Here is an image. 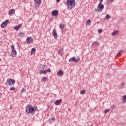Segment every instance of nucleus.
<instances>
[{"label":"nucleus","instance_id":"10","mask_svg":"<svg viewBox=\"0 0 126 126\" xmlns=\"http://www.w3.org/2000/svg\"><path fill=\"white\" fill-rule=\"evenodd\" d=\"M52 16H57L59 15V11L56 10H54L51 12Z\"/></svg>","mask_w":126,"mask_h":126},{"label":"nucleus","instance_id":"9","mask_svg":"<svg viewBox=\"0 0 126 126\" xmlns=\"http://www.w3.org/2000/svg\"><path fill=\"white\" fill-rule=\"evenodd\" d=\"M52 35L56 40L58 39V33H57V31H56V30H53Z\"/></svg>","mask_w":126,"mask_h":126},{"label":"nucleus","instance_id":"34","mask_svg":"<svg viewBox=\"0 0 126 126\" xmlns=\"http://www.w3.org/2000/svg\"><path fill=\"white\" fill-rule=\"evenodd\" d=\"M102 29L98 30V33H102Z\"/></svg>","mask_w":126,"mask_h":126},{"label":"nucleus","instance_id":"4","mask_svg":"<svg viewBox=\"0 0 126 126\" xmlns=\"http://www.w3.org/2000/svg\"><path fill=\"white\" fill-rule=\"evenodd\" d=\"M5 84L6 85H9V86H13L15 84V81L11 78H9L7 79Z\"/></svg>","mask_w":126,"mask_h":126},{"label":"nucleus","instance_id":"20","mask_svg":"<svg viewBox=\"0 0 126 126\" xmlns=\"http://www.w3.org/2000/svg\"><path fill=\"white\" fill-rule=\"evenodd\" d=\"M61 102H62V99H58L55 102L54 104L55 105H58L60 103H61Z\"/></svg>","mask_w":126,"mask_h":126},{"label":"nucleus","instance_id":"19","mask_svg":"<svg viewBox=\"0 0 126 126\" xmlns=\"http://www.w3.org/2000/svg\"><path fill=\"white\" fill-rule=\"evenodd\" d=\"M15 12V10H14V9H12L9 10L8 14L9 15H10V14H13V13H14Z\"/></svg>","mask_w":126,"mask_h":126},{"label":"nucleus","instance_id":"3","mask_svg":"<svg viewBox=\"0 0 126 126\" xmlns=\"http://www.w3.org/2000/svg\"><path fill=\"white\" fill-rule=\"evenodd\" d=\"M45 67H47V65L40 64L39 65V70L40 71L41 74H46V73H47L48 72H51L50 68H48V69L45 70Z\"/></svg>","mask_w":126,"mask_h":126},{"label":"nucleus","instance_id":"14","mask_svg":"<svg viewBox=\"0 0 126 126\" xmlns=\"http://www.w3.org/2000/svg\"><path fill=\"white\" fill-rule=\"evenodd\" d=\"M21 26H22V25L21 24H19L18 26L14 27V29L16 30V31H18V30L21 28Z\"/></svg>","mask_w":126,"mask_h":126},{"label":"nucleus","instance_id":"25","mask_svg":"<svg viewBox=\"0 0 126 126\" xmlns=\"http://www.w3.org/2000/svg\"><path fill=\"white\" fill-rule=\"evenodd\" d=\"M123 102L125 104L126 102V95H124L122 98Z\"/></svg>","mask_w":126,"mask_h":126},{"label":"nucleus","instance_id":"11","mask_svg":"<svg viewBox=\"0 0 126 126\" xmlns=\"http://www.w3.org/2000/svg\"><path fill=\"white\" fill-rule=\"evenodd\" d=\"M17 53L16 50H12L11 52L10 56L13 57V58H15V56H16Z\"/></svg>","mask_w":126,"mask_h":126},{"label":"nucleus","instance_id":"23","mask_svg":"<svg viewBox=\"0 0 126 126\" xmlns=\"http://www.w3.org/2000/svg\"><path fill=\"white\" fill-rule=\"evenodd\" d=\"M91 23H92V22H91V20H88L86 22V25H91Z\"/></svg>","mask_w":126,"mask_h":126},{"label":"nucleus","instance_id":"5","mask_svg":"<svg viewBox=\"0 0 126 126\" xmlns=\"http://www.w3.org/2000/svg\"><path fill=\"white\" fill-rule=\"evenodd\" d=\"M98 9H95V12H102L103 9H104V5L103 4L99 3L97 5Z\"/></svg>","mask_w":126,"mask_h":126},{"label":"nucleus","instance_id":"26","mask_svg":"<svg viewBox=\"0 0 126 126\" xmlns=\"http://www.w3.org/2000/svg\"><path fill=\"white\" fill-rule=\"evenodd\" d=\"M59 27L61 29H63V28H64V24H61L59 26Z\"/></svg>","mask_w":126,"mask_h":126},{"label":"nucleus","instance_id":"12","mask_svg":"<svg viewBox=\"0 0 126 126\" xmlns=\"http://www.w3.org/2000/svg\"><path fill=\"white\" fill-rule=\"evenodd\" d=\"M49 124H54V122L56 121V118L55 117H52L51 118L49 119Z\"/></svg>","mask_w":126,"mask_h":126},{"label":"nucleus","instance_id":"38","mask_svg":"<svg viewBox=\"0 0 126 126\" xmlns=\"http://www.w3.org/2000/svg\"><path fill=\"white\" fill-rule=\"evenodd\" d=\"M61 0H57V1L59 2V1H60Z\"/></svg>","mask_w":126,"mask_h":126},{"label":"nucleus","instance_id":"30","mask_svg":"<svg viewBox=\"0 0 126 126\" xmlns=\"http://www.w3.org/2000/svg\"><path fill=\"white\" fill-rule=\"evenodd\" d=\"M106 19H107V18H111V16L109 15V14H107L105 16Z\"/></svg>","mask_w":126,"mask_h":126},{"label":"nucleus","instance_id":"6","mask_svg":"<svg viewBox=\"0 0 126 126\" xmlns=\"http://www.w3.org/2000/svg\"><path fill=\"white\" fill-rule=\"evenodd\" d=\"M79 61H80V58H75V57H72L68 60L69 63H78Z\"/></svg>","mask_w":126,"mask_h":126},{"label":"nucleus","instance_id":"21","mask_svg":"<svg viewBox=\"0 0 126 126\" xmlns=\"http://www.w3.org/2000/svg\"><path fill=\"white\" fill-rule=\"evenodd\" d=\"M35 52H36V48H32V49L31 53V55H34V54H35Z\"/></svg>","mask_w":126,"mask_h":126},{"label":"nucleus","instance_id":"1","mask_svg":"<svg viewBox=\"0 0 126 126\" xmlns=\"http://www.w3.org/2000/svg\"><path fill=\"white\" fill-rule=\"evenodd\" d=\"M64 4L67 7L68 10H71L75 6V0H67L64 2Z\"/></svg>","mask_w":126,"mask_h":126},{"label":"nucleus","instance_id":"39","mask_svg":"<svg viewBox=\"0 0 126 126\" xmlns=\"http://www.w3.org/2000/svg\"><path fill=\"white\" fill-rule=\"evenodd\" d=\"M20 34H22V33L21 32Z\"/></svg>","mask_w":126,"mask_h":126},{"label":"nucleus","instance_id":"33","mask_svg":"<svg viewBox=\"0 0 126 126\" xmlns=\"http://www.w3.org/2000/svg\"><path fill=\"white\" fill-rule=\"evenodd\" d=\"M113 1H114V0H107V2L112 3V2H113Z\"/></svg>","mask_w":126,"mask_h":126},{"label":"nucleus","instance_id":"8","mask_svg":"<svg viewBox=\"0 0 126 126\" xmlns=\"http://www.w3.org/2000/svg\"><path fill=\"white\" fill-rule=\"evenodd\" d=\"M26 41H27V44L29 45L30 43H32V42H34V39H33V38L31 37H28L27 38Z\"/></svg>","mask_w":126,"mask_h":126},{"label":"nucleus","instance_id":"35","mask_svg":"<svg viewBox=\"0 0 126 126\" xmlns=\"http://www.w3.org/2000/svg\"><path fill=\"white\" fill-rule=\"evenodd\" d=\"M102 2H103V0H99V3H100V4H101V3Z\"/></svg>","mask_w":126,"mask_h":126},{"label":"nucleus","instance_id":"31","mask_svg":"<svg viewBox=\"0 0 126 126\" xmlns=\"http://www.w3.org/2000/svg\"><path fill=\"white\" fill-rule=\"evenodd\" d=\"M14 89H15V88L13 87H11L10 89H9V90L10 91H13V90H14Z\"/></svg>","mask_w":126,"mask_h":126},{"label":"nucleus","instance_id":"22","mask_svg":"<svg viewBox=\"0 0 126 126\" xmlns=\"http://www.w3.org/2000/svg\"><path fill=\"white\" fill-rule=\"evenodd\" d=\"M47 80H48V78L47 77H43L42 79H41V81L42 82H45L46 81H47Z\"/></svg>","mask_w":126,"mask_h":126},{"label":"nucleus","instance_id":"13","mask_svg":"<svg viewBox=\"0 0 126 126\" xmlns=\"http://www.w3.org/2000/svg\"><path fill=\"white\" fill-rule=\"evenodd\" d=\"M99 45H100V43L96 41L94 42V43H92V46L94 48H97V47H98V46H99Z\"/></svg>","mask_w":126,"mask_h":126},{"label":"nucleus","instance_id":"18","mask_svg":"<svg viewBox=\"0 0 126 126\" xmlns=\"http://www.w3.org/2000/svg\"><path fill=\"white\" fill-rule=\"evenodd\" d=\"M115 108H116V105H115V104H112L110 107V111L113 112Z\"/></svg>","mask_w":126,"mask_h":126},{"label":"nucleus","instance_id":"27","mask_svg":"<svg viewBox=\"0 0 126 126\" xmlns=\"http://www.w3.org/2000/svg\"><path fill=\"white\" fill-rule=\"evenodd\" d=\"M26 92V89L24 88L21 91V93H24V92Z\"/></svg>","mask_w":126,"mask_h":126},{"label":"nucleus","instance_id":"16","mask_svg":"<svg viewBox=\"0 0 126 126\" xmlns=\"http://www.w3.org/2000/svg\"><path fill=\"white\" fill-rule=\"evenodd\" d=\"M34 1L38 6L40 5L42 3V0H34Z\"/></svg>","mask_w":126,"mask_h":126},{"label":"nucleus","instance_id":"2","mask_svg":"<svg viewBox=\"0 0 126 126\" xmlns=\"http://www.w3.org/2000/svg\"><path fill=\"white\" fill-rule=\"evenodd\" d=\"M37 111V106H32L29 104L26 107V113L29 115V114H34V111Z\"/></svg>","mask_w":126,"mask_h":126},{"label":"nucleus","instance_id":"37","mask_svg":"<svg viewBox=\"0 0 126 126\" xmlns=\"http://www.w3.org/2000/svg\"><path fill=\"white\" fill-rule=\"evenodd\" d=\"M122 86H123V87L125 86V83H122Z\"/></svg>","mask_w":126,"mask_h":126},{"label":"nucleus","instance_id":"24","mask_svg":"<svg viewBox=\"0 0 126 126\" xmlns=\"http://www.w3.org/2000/svg\"><path fill=\"white\" fill-rule=\"evenodd\" d=\"M124 53H125V50H121L118 53V56H120V55H122V54H123Z\"/></svg>","mask_w":126,"mask_h":126},{"label":"nucleus","instance_id":"28","mask_svg":"<svg viewBox=\"0 0 126 126\" xmlns=\"http://www.w3.org/2000/svg\"><path fill=\"white\" fill-rule=\"evenodd\" d=\"M85 92H86V90H82L80 92V94H85Z\"/></svg>","mask_w":126,"mask_h":126},{"label":"nucleus","instance_id":"17","mask_svg":"<svg viewBox=\"0 0 126 126\" xmlns=\"http://www.w3.org/2000/svg\"><path fill=\"white\" fill-rule=\"evenodd\" d=\"M119 34V31H115L111 33L112 36H115V35H117Z\"/></svg>","mask_w":126,"mask_h":126},{"label":"nucleus","instance_id":"15","mask_svg":"<svg viewBox=\"0 0 126 126\" xmlns=\"http://www.w3.org/2000/svg\"><path fill=\"white\" fill-rule=\"evenodd\" d=\"M63 74V70L60 69L57 72V75L58 76H61Z\"/></svg>","mask_w":126,"mask_h":126},{"label":"nucleus","instance_id":"29","mask_svg":"<svg viewBox=\"0 0 126 126\" xmlns=\"http://www.w3.org/2000/svg\"><path fill=\"white\" fill-rule=\"evenodd\" d=\"M110 112V109H105L104 110V113L107 114V113H109Z\"/></svg>","mask_w":126,"mask_h":126},{"label":"nucleus","instance_id":"7","mask_svg":"<svg viewBox=\"0 0 126 126\" xmlns=\"http://www.w3.org/2000/svg\"><path fill=\"white\" fill-rule=\"evenodd\" d=\"M9 22V20H6L5 21L3 22L1 24V27L2 28H4L6 26H7V23Z\"/></svg>","mask_w":126,"mask_h":126},{"label":"nucleus","instance_id":"32","mask_svg":"<svg viewBox=\"0 0 126 126\" xmlns=\"http://www.w3.org/2000/svg\"><path fill=\"white\" fill-rule=\"evenodd\" d=\"M11 48L12 49V51H15V50H14V45H11Z\"/></svg>","mask_w":126,"mask_h":126},{"label":"nucleus","instance_id":"36","mask_svg":"<svg viewBox=\"0 0 126 126\" xmlns=\"http://www.w3.org/2000/svg\"><path fill=\"white\" fill-rule=\"evenodd\" d=\"M57 51H58V52L59 54H60V53H61V50H58Z\"/></svg>","mask_w":126,"mask_h":126}]
</instances>
